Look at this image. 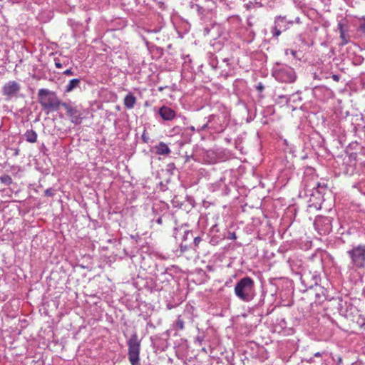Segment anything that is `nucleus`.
I'll return each instance as SVG.
<instances>
[{
	"mask_svg": "<svg viewBox=\"0 0 365 365\" xmlns=\"http://www.w3.org/2000/svg\"><path fill=\"white\" fill-rule=\"evenodd\" d=\"M234 293L237 298L242 302H252L257 295L255 281L249 276L240 278L235 284Z\"/></svg>",
	"mask_w": 365,
	"mask_h": 365,
	"instance_id": "nucleus-1",
	"label": "nucleus"
},
{
	"mask_svg": "<svg viewBox=\"0 0 365 365\" xmlns=\"http://www.w3.org/2000/svg\"><path fill=\"white\" fill-rule=\"evenodd\" d=\"M37 97L42 110L47 114L51 112L58 110L60 106H61L63 103L54 91H50L47 88L39 89Z\"/></svg>",
	"mask_w": 365,
	"mask_h": 365,
	"instance_id": "nucleus-2",
	"label": "nucleus"
},
{
	"mask_svg": "<svg viewBox=\"0 0 365 365\" xmlns=\"http://www.w3.org/2000/svg\"><path fill=\"white\" fill-rule=\"evenodd\" d=\"M346 253L350 259L349 269L354 270L365 269V244L352 245Z\"/></svg>",
	"mask_w": 365,
	"mask_h": 365,
	"instance_id": "nucleus-3",
	"label": "nucleus"
},
{
	"mask_svg": "<svg viewBox=\"0 0 365 365\" xmlns=\"http://www.w3.org/2000/svg\"><path fill=\"white\" fill-rule=\"evenodd\" d=\"M272 75L277 81L286 83H294L297 78L293 68L278 62L273 66Z\"/></svg>",
	"mask_w": 365,
	"mask_h": 365,
	"instance_id": "nucleus-4",
	"label": "nucleus"
},
{
	"mask_svg": "<svg viewBox=\"0 0 365 365\" xmlns=\"http://www.w3.org/2000/svg\"><path fill=\"white\" fill-rule=\"evenodd\" d=\"M294 23L302 24L299 16H296L294 20H289L286 15L276 16L274 19V25L271 28L272 38L277 39L282 31L288 30Z\"/></svg>",
	"mask_w": 365,
	"mask_h": 365,
	"instance_id": "nucleus-5",
	"label": "nucleus"
},
{
	"mask_svg": "<svg viewBox=\"0 0 365 365\" xmlns=\"http://www.w3.org/2000/svg\"><path fill=\"white\" fill-rule=\"evenodd\" d=\"M193 235V231L189 230L187 225H182L180 227L174 228L173 237L177 242H180V247L182 252L192 247Z\"/></svg>",
	"mask_w": 365,
	"mask_h": 365,
	"instance_id": "nucleus-6",
	"label": "nucleus"
},
{
	"mask_svg": "<svg viewBox=\"0 0 365 365\" xmlns=\"http://www.w3.org/2000/svg\"><path fill=\"white\" fill-rule=\"evenodd\" d=\"M128 357L131 365H140V351L141 339H139L137 331H135L127 340Z\"/></svg>",
	"mask_w": 365,
	"mask_h": 365,
	"instance_id": "nucleus-7",
	"label": "nucleus"
},
{
	"mask_svg": "<svg viewBox=\"0 0 365 365\" xmlns=\"http://www.w3.org/2000/svg\"><path fill=\"white\" fill-rule=\"evenodd\" d=\"M329 191L327 184L324 182L314 183L309 197V207L317 210L321 208L322 203L324 201V195Z\"/></svg>",
	"mask_w": 365,
	"mask_h": 365,
	"instance_id": "nucleus-8",
	"label": "nucleus"
},
{
	"mask_svg": "<svg viewBox=\"0 0 365 365\" xmlns=\"http://www.w3.org/2000/svg\"><path fill=\"white\" fill-rule=\"evenodd\" d=\"M210 125V133H220L225 130L229 119L225 113L212 114L207 117Z\"/></svg>",
	"mask_w": 365,
	"mask_h": 365,
	"instance_id": "nucleus-9",
	"label": "nucleus"
},
{
	"mask_svg": "<svg viewBox=\"0 0 365 365\" xmlns=\"http://www.w3.org/2000/svg\"><path fill=\"white\" fill-rule=\"evenodd\" d=\"M300 280L306 289L317 287L321 282L320 273L317 271L304 269L301 273Z\"/></svg>",
	"mask_w": 365,
	"mask_h": 365,
	"instance_id": "nucleus-10",
	"label": "nucleus"
},
{
	"mask_svg": "<svg viewBox=\"0 0 365 365\" xmlns=\"http://www.w3.org/2000/svg\"><path fill=\"white\" fill-rule=\"evenodd\" d=\"M61 106L66 110V115L70 118L72 123L75 125H80L82 123L85 117L83 116L82 110L79 106H75L71 102H63Z\"/></svg>",
	"mask_w": 365,
	"mask_h": 365,
	"instance_id": "nucleus-11",
	"label": "nucleus"
},
{
	"mask_svg": "<svg viewBox=\"0 0 365 365\" xmlns=\"http://www.w3.org/2000/svg\"><path fill=\"white\" fill-rule=\"evenodd\" d=\"M314 225L319 235H326L331 231V217L318 216L314 220Z\"/></svg>",
	"mask_w": 365,
	"mask_h": 365,
	"instance_id": "nucleus-12",
	"label": "nucleus"
},
{
	"mask_svg": "<svg viewBox=\"0 0 365 365\" xmlns=\"http://www.w3.org/2000/svg\"><path fill=\"white\" fill-rule=\"evenodd\" d=\"M21 90V86L15 81H10L5 83L2 87V94L6 96V100H11L13 98L18 97Z\"/></svg>",
	"mask_w": 365,
	"mask_h": 365,
	"instance_id": "nucleus-13",
	"label": "nucleus"
},
{
	"mask_svg": "<svg viewBox=\"0 0 365 365\" xmlns=\"http://www.w3.org/2000/svg\"><path fill=\"white\" fill-rule=\"evenodd\" d=\"M337 29L339 31V38L341 42L340 46H345L350 41V36L348 34L349 26L346 23V19H342L338 22Z\"/></svg>",
	"mask_w": 365,
	"mask_h": 365,
	"instance_id": "nucleus-14",
	"label": "nucleus"
},
{
	"mask_svg": "<svg viewBox=\"0 0 365 365\" xmlns=\"http://www.w3.org/2000/svg\"><path fill=\"white\" fill-rule=\"evenodd\" d=\"M209 189L212 192L219 191L222 195H227L230 192V188L225 182L224 177H221L218 181L210 184Z\"/></svg>",
	"mask_w": 365,
	"mask_h": 365,
	"instance_id": "nucleus-15",
	"label": "nucleus"
},
{
	"mask_svg": "<svg viewBox=\"0 0 365 365\" xmlns=\"http://www.w3.org/2000/svg\"><path fill=\"white\" fill-rule=\"evenodd\" d=\"M210 242L212 245H217L222 240L226 238L225 232H221L217 225H214L210 230Z\"/></svg>",
	"mask_w": 365,
	"mask_h": 365,
	"instance_id": "nucleus-16",
	"label": "nucleus"
},
{
	"mask_svg": "<svg viewBox=\"0 0 365 365\" xmlns=\"http://www.w3.org/2000/svg\"><path fill=\"white\" fill-rule=\"evenodd\" d=\"M158 113L160 118L165 121H171L178 116V114L173 108L166 106H161L158 109Z\"/></svg>",
	"mask_w": 365,
	"mask_h": 365,
	"instance_id": "nucleus-17",
	"label": "nucleus"
},
{
	"mask_svg": "<svg viewBox=\"0 0 365 365\" xmlns=\"http://www.w3.org/2000/svg\"><path fill=\"white\" fill-rule=\"evenodd\" d=\"M331 300L333 301V303L336 304L339 314L341 316L346 317L350 304H349L346 301H344L340 297L336 299L332 298Z\"/></svg>",
	"mask_w": 365,
	"mask_h": 365,
	"instance_id": "nucleus-18",
	"label": "nucleus"
},
{
	"mask_svg": "<svg viewBox=\"0 0 365 365\" xmlns=\"http://www.w3.org/2000/svg\"><path fill=\"white\" fill-rule=\"evenodd\" d=\"M153 345L154 348H155L158 351H163L169 346V343L167 339H164V337L155 336V338H150Z\"/></svg>",
	"mask_w": 365,
	"mask_h": 365,
	"instance_id": "nucleus-19",
	"label": "nucleus"
},
{
	"mask_svg": "<svg viewBox=\"0 0 365 365\" xmlns=\"http://www.w3.org/2000/svg\"><path fill=\"white\" fill-rule=\"evenodd\" d=\"M314 288L316 302L322 303L324 301L329 299L328 296V291L325 288L320 286L319 284L317 285V287Z\"/></svg>",
	"mask_w": 365,
	"mask_h": 365,
	"instance_id": "nucleus-20",
	"label": "nucleus"
},
{
	"mask_svg": "<svg viewBox=\"0 0 365 365\" xmlns=\"http://www.w3.org/2000/svg\"><path fill=\"white\" fill-rule=\"evenodd\" d=\"M234 92L236 95H240L247 89V81L242 78H237L233 82Z\"/></svg>",
	"mask_w": 365,
	"mask_h": 365,
	"instance_id": "nucleus-21",
	"label": "nucleus"
},
{
	"mask_svg": "<svg viewBox=\"0 0 365 365\" xmlns=\"http://www.w3.org/2000/svg\"><path fill=\"white\" fill-rule=\"evenodd\" d=\"M215 8V7L211 6L210 4H206L205 6H202L198 4H196L195 10L197 11V14L199 16V17L202 19L207 14L212 12V11Z\"/></svg>",
	"mask_w": 365,
	"mask_h": 365,
	"instance_id": "nucleus-22",
	"label": "nucleus"
},
{
	"mask_svg": "<svg viewBox=\"0 0 365 365\" xmlns=\"http://www.w3.org/2000/svg\"><path fill=\"white\" fill-rule=\"evenodd\" d=\"M348 120L353 126L352 131L356 133L358 128H361L362 125L361 123L363 121V118L360 115H351L349 117Z\"/></svg>",
	"mask_w": 365,
	"mask_h": 365,
	"instance_id": "nucleus-23",
	"label": "nucleus"
},
{
	"mask_svg": "<svg viewBox=\"0 0 365 365\" xmlns=\"http://www.w3.org/2000/svg\"><path fill=\"white\" fill-rule=\"evenodd\" d=\"M148 49L153 55V58H159L163 55V49L153 44H150L148 41H145Z\"/></svg>",
	"mask_w": 365,
	"mask_h": 365,
	"instance_id": "nucleus-24",
	"label": "nucleus"
},
{
	"mask_svg": "<svg viewBox=\"0 0 365 365\" xmlns=\"http://www.w3.org/2000/svg\"><path fill=\"white\" fill-rule=\"evenodd\" d=\"M137 99L134 94L131 92H129L124 98L123 103L125 108L127 109H132L134 108L136 103Z\"/></svg>",
	"mask_w": 365,
	"mask_h": 365,
	"instance_id": "nucleus-25",
	"label": "nucleus"
},
{
	"mask_svg": "<svg viewBox=\"0 0 365 365\" xmlns=\"http://www.w3.org/2000/svg\"><path fill=\"white\" fill-rule=\"evenodd\" d=\"M154 149L155 153L160 155H169L171 153L168 145L163 142H160L154 147Z\"/></svg>",
	"mask_w": 365,
	"mask_h": 365,
	"instance_id": "nucleus-26",
	"label": "nucleus"
},
{
	"mask_svg": "<svg viewBox=\"0 0 365 365\" xmlns=\"http://www.w3.org/2000/svg\"><path fill=\"white\" fill-rule=\"evenodd\" d=\"M185 322L182 317V316L179 315L175 321L172 324L173 328L175 331V335H178V331H182L185 329Z\"/></svg>",
	"mask_w": 365,
	"mask_h": 365,
	"instance_id": "nucleus-27",
	"label": "nucleus"
},
{
	"mask_svg": "<svg viewBox=\"0 0 365 365\" xmlns=\"http://www.w3.org/2000/svg\"><path fill=\"white\" fill-rule=\"evenodd\" d=\"M37 133L33 129L27 130L24 133L25 140L31 143H36L37 140Z\"/></svg>",
	"mask_w": 365,
	"mask_h": 365,
	"instance_id": "nucleus-28",
	"label": "nucleus"
},
{
	"mask_svg": "<svg viewBox=\"0 0 365 365\" xmlns=\"http://www.w3.org/2000/svg\"><path fill=\"white\" fill-rule=\"evenodd\" d=\"M81 83L80 78H73L69 81L68 83L66 85L65 88V92L69 93L72 91L73 89L79 87Z\"/></svg>",
	"mask_w": 365,
	"mask_h": 365,
	"instance_id": "nucleus-29",
	"label": "nucleus"
},
{
	"mask_svg": "<svg viewBox=\"0 0 365 365\" xmlns=\"http://www.w3.org/2000/svg\"><path fill=\"white\" fill-rule=\"evenodd\" d=\"M168 270L169 269L167 268L165 270L162 271L160 274H156V278L162 282H169L170 279L173 278V277L171 274L168 272Z\"/></svg>",
	"mask_w": 365,
	"mask_h": 365,
	"instance_id": "nucleus-30",
	"label": "nucleus"
},
{
	"mask_svg": "<svg viewBox=\"0 0 365 365\" xmlns=\"http://www.w3.org/2000/svg\"><path fill=\"white\" fill-rule=\"evenodd\" d=\"M295 97V95H278L277 103H284L286 105H289L292 98Z\"/></svg>",
	"mask_w": 365,
	"mask_h": 365,
	"instance_id": "nucleus-31",
	"label": "nucleus"
},
{
	"mask_svg": "<svg viewBox=\"0 0 365 365\" xmlns=\"http://www.w3.org/2000/svg\"><path fill=\"white\" fill-rule=\"evenodd\" d=\"M356 35L358 38L365 40V23H359L356 27Z\"/></svg>",
	"mask_w": 365,
	"mask_h": 365,
	"instance_id": "nucleus-32",
	"label": "nucleus"
},
{
	"mask_svg": "<svg viewBox=\"0 0 365 365\" xmlns=\"http://www.w3.org/2000/svg\"><path fill=\"white\" fill-rule=\"evenodd\" d=\"M232 60V59H230L229 58H224L222 60V64L220 66V68H223V64L225 63L226 66L228 67L227 70L224 68L223 71H222V75H225L226 77L228 76L229 72L231 71L230 66H231L232 63H230V61Z\"/></svg>",
	"mask_w": 365,
	"mask_h": 365,
	"instance_id": "nucleus-33",
	"label": "nucleus"
},
{
	"mask_svg": "<svg viewBox=\"0 0 365 365\" xmlns=\"http://www.w3.org/2000/svg\"><path fill=\"white\" fill-rule=\"evenodd\" d=\"M0 182L4 185H10L13 183V180L9 175L4 174L0 176Z\"/></svg>",
	"mask_w": 365,
	"mask_h": 365,
	"instance_id": "nucleus-34",
	"label": "nucleus"
},
{
	"mask_svg": "<svg viewBox=\"0 0 365 365\" xmlns=\"http://www.w3.org/2000/svg\"><path fill=\"white\" fill-rule=\"evenodd\" d=\"M209 64L213 69H216L218 65V61L212 53H210Z\"/></svg>",
	"mask_w": 365,
	"mask_h": 365,
	"instance_id": "nucleus-35",
	"label": "nucleus"
},
{
	"mask_svg": "<svg viewBox=\"0 0 365 365\" xmlns=\"http://www.w3.org/2000/svg\"><path fill=\"white\" fill-rule=\"evenodd\" d=\"M202 241V238L200 235L195 236L193 235V240L192 242V247L190 249L195 250L197 247H198L199 244Z\"/></svg>",
	"mask_w": 365,
	"mask_h": 365,
	"instance_id": "nucleus-36",
	"label": "nucleus"
},
{
	"mask_svg": "<svg viewBox=\"0 0 365 365\" xmlns=\"http://www.w3.org/2000/svg\"><path fill=\"white\" fill-rule=\"evenodd\" d=\"M284 145L286 146L285 149L289 153H294L296 151V148L292 144H289V141L286 139L284 140Z\"/></svg>",
	"mask_w": 365,
	"mask_h": 365,
	"instance_id": "nucleus-37",
	"label": "nucleus"
},
{
	"mask_svg": "<svg viewBox=\"0 0 365 365\" xmlns=\"http://www.w3.org/2000/svg\"><path fill=\"white\" fill-rule=\"evenodd\" d=\"M55 66L58 68H61L63 66H67L68 63V61H64L63 62H61V60L58 58H54Z\"/></svg>",
	"mask_w": 365,
	"mask_h": 365,
	"instance_id": "nucleus-38",
	"label": "nucleus"
},
{
	"mask_svg": "<svg viewBox=\"0 0 365 365\" xmlns=\"http://www.w3.org/2000/svg\"><path fill=\"white\" fill-rule=\"evenodd\" d=\"M204 130H207L209 133H210V125L208 120L204 125L197 129V132H202Z\"/></svg>",
	"mask_w": 365,
	"mask_h": 365,
	"instance_id": "nucleus-39",
	"label": "nucleus"
},
{
	"mask_svg": "<svg viewBox=\"0 0 365 365\" xmlns=\"http://www.w3.org/2000/svg\"><path fill=\"white\" fill-rule=\"evenodd\" d=\"M264 298H265V293L262 292L261 296H260V298L259 299V302L255 306L256 309H259V307H261L262 306L264 305Z\"/></svg>",
	"mask_w": 365,
	"mask_h": 365,
	"instance_id": "nucleus-40",
	"label": "nucleus"
},
{
	"mask_svg": "<svg viewBox=\"0 0 365 365\" xmlns=\"http://www.w3.org/2000/svg\"><path fill=\"white\" fill-rule=\"evenodd\" d=\"M292 95H295V97L292 98L291 103L297 104L298 102L302 101V98L300 96L299 92H297L296 93H293Z\"/></svg>",
	"mask_w": 365,
	"mask_h": 365,
	"instance_id": "nucleus-41",
	"label": "nucleus"
},
{
	"mask_svg": "<svg viewBox=\"0 0 365 365\" xmlns=\"http://www.w3.org/2000/svg\"><path fill=\"white\" fill-rule=\"evenodd\" d=\"M170 217V214H163L162 216H160L158 217L155 222L159 224V225H162L163 224V219H167V218H169Z\"/></svg>",
	"mask_w": 365,
	"mask_h": 365,
	"instance_id": "nucleus-42",
	"label": "nucleus"
},
{
	"mask_svg": "<svg viewBox=\"0 0 365 365\" xmlns=\"http://www.w3.org/2000/svg\"><path fill=\"white\" fill-rule=\"evenodd\" d=\"M44 194L47 197H53L55 195V190L52 187H49L44 191Z\"/></svg>",
	"mask_w": 365,
	"mask_h": 365,
	"instance_id": "nucleus-43",
	"label": "nucleus"
},
{
	"mask_svg": "<svg viewBox=\"0 0 365 365\" xmlns=\"http://www.w3.org/2000/svg\"><path fill=\"white\" fill-rule=\"evenodd\" d=\"M256 90L258 91L259 93H262L264 89V85L262 84V83L261 82H259L256 86Z\"/></svg>",
	"mask_w": 365,
	"mask_h": 365,
	"instance_id": "nucleus-44",
	"label": "nucleus"
},
{
	"mask_svg": "<svg viewBox=\"0 0 365 365\" xmlns=\"http://www.w3.org/2000/svg\"><path fill=\"white\" fill-rule=\"evenodd\" d=\"M204 338L205 336L203 334L197 335L195 339V343H198L199 345H201L202 342L204 340Z\"/></svg>",
	"mask_w": 365,
	"mask_h": 365,
	"instance_id": "nucleus-45",
	"label": "nucleus"
},
{
	"mask_svg": "<svg viewBox=\"0 0 365 365\" xmlns=\"http://www.w3.org/2000/svg\"><path fill=\"white\" fill-rule=\"evenodd\" d=\"M226 238L229 240H236L237 236L235 232H227V235L226 236Z\"/></svg>",
	"mask_w": 365,
	"mask_h": 365,
	"instance_id": "nucleus-46",
	"label": "nucleus"
},
{
	"mask_svg": "<svg viewBox=\"0 0 365 365\" xmlns=\"http://www.w3.org/2000/svg\"><path fill=\"white\" fill-rule=\"evenodd\" d=\"M289 52H290V53L292 55V56L294 58H297V51H294V50H289V49H286L285 50V54L286 55H288L289 54Z\"/></svg>",
	"mask_w": 365,
	"mask_h": 365,
	"instance_id": "nucleus-47",
	"label": "nucleus"
},
{
	"mask_svg": "<svg viewBox=\"0 0 365 365\" xmlns=\"http://www.w3.org/2000/svg\"><path fill=\"white\" fill-rule=\"evenodd\" d=\"M63 74L66 75V76H73L75 73H74V71H73L72 68H70L68 69H66L65 71H63Z\"/></svg>",
	"mask_w": 365,
	"mask_h": 365,
	"instance_id": "nucleus-48",
	"label": "nucleus"
},
{
	"mask_svg": "<svg viewBox=\"0 0 365 365\" xmlns=\"http://www.w3.org/2000/svg\"><path fill=\"white\" fill-rule=\"evenodd\" d=\"M177 118H180L182 120L184 125H186L188 124V119L185 116L182 115H178Z\"/></svg>",
	"mask_w": 365,
	"mask_h": 365,
	"instance_id": "nucleus-49",
	"label": "nucleus"
},
{
	"mask_svg": "<svg viewBox=\"0 0 365 365\" xmlns=\"http://www.w3.org/2000/svg\"><path fill=\"white\" fill-rule=\"evenodd\" d=\"M183 130V128L181 127V126H179V125H177V126H175L173 128V131L175 133H182Z\"/></svg>",
	"mask_w": 365,
	"mask_h": 365,
	"instance_id": "nucleus-50",
	"label": "nucleus"
},
{
	"mask_svg": "<svg viewBox=\"0 0 365 365\" xmlns=\"http://www.w3.org/2000/svg\"><path fill=\"white\" fill-rule=\"evenodd\" d=\"M160 336L162 337H164V339H167V340L168 341V339H169V338L170 336V330H167L164 333H163Z\"/></svg>",
	"mask_w": 365,
	"mask_h": 365,
	"instance_id": "nucleus-51",
	"label": "nucleus"
},
{
	"mask_svg": "<svg viewBox=\"0 0 365 365\" xmlns=\"http://www.w3.org/2000/svg\"><path fill=\"white\" fill-rule=\"evenodd\" d=\"M325 89H327V88H324V87H322V86H316V87L314 88L313 91H314V95H317V92H319V91H322L325 90Z\"/></svg>",
	"mask_w": 365,
	"mask_h": 365,
	"instance_id": "nucleus-52",
	"label": "nucleus"
},
{
	"mask_svg": "<svg viewBox=\"0 0 365 365\" xmlns=\"http://www.w3.org/2000/svg\"><path fill=\"white\" fill-rule=\"evenodd\" d=\"M11 150L14 151L13 156L16 157L19 155L20 149L19 148H11Z\"/></svg>",
	"mask_w": 365,
	"mask_h": 365,
	"instance_id": "nucleus-53",
	"label": "nucleus"
},
{
	"mask_svg": "<svg viewBox=\"0 0 365 365\" xmlns=\"http://www.w3.org/2000/svg\"><path fill=\"white\" fill-rule=\"evenodd\" d=\"M142 140L144 143H148L149 138L145 134V130H144L143 135H142Z\"/></svg>",
	"mask_w": 365,
	"mask_h": 365,
	"instance_id": "nucleus-54",
	"label": "nucleus"
},
{
	"mask_svg": "<svg viewBox=\"0 0 365 365\" xmlns=\"http://www.w3.org/2000/svg\"><path fill=\"white\" fill-rule=\"evenodd\" d=\"M337 365H341L342 358L340 356H337L336 359H334Z\"/></svg>",
	"mask_w": 365,
	"mask_h": 365,
	"instance_id": "nucleus-55",
	"label": "nucleus"
},
{
	"mask_svg": "<svg viewBox=\"0 0 365 365\" xmlns=\"http://www.w3.org/2000/svg\"><path fill=\"white\" fill-rule=\"evenodd\" d=\"M325 354H326L325 351H322V352L318 351V352H316L314 354V357H322Z\"/></svg>",
	"mask_w": 365,
	"mask_h": 365,
	"instance_id": "nucleus-56",
	"label": "nucleus"
},
{
	"mask_svg": "<svg viewBox=\"0 0 365 365\" xmlns=\"http://www.w3.org/2000/svg\"><path fill=\"white\" fill-rule=\"evenodd\" d=\"M323 255H324V253L322 252H319L318 253L313 255V257H319V259L322 261V258H323Z\"/></svg>",
	"mask_w": 365,
	"mask_h": 365,
	"instance_id": "nucleus-57",
	"label": "nucleus"
},
{
	"mask_svg": "<svg viewBox=\"0 0 365 365\" xmlns=\"http://www.w3.org/2000/svg\"><path fill=\"white\" fill-rule=\"evenodd\" d=\"M331 78L334 81H339V78H340V76L339 75H336V74H333L331 76Z\"/></svg>",
	"mask_w": 365,
	"mask_h": 365,
	"instance_id": "nucleus-58",
	"label": "nucleus"
},
{
	"mask_svg": "<svg viewBox=\"0 0 365 365\" xmlns=\"http://www.w3.org/2000/svg\"><path fill=\"white\" fill-rule=\"evenodd\" d=\"M211 30H212L211 29H209V28H207V27H205V28L204 29V34H205V35H209V34H210V33L211 32Z\"/></svg>",
	"mask_w": 365,
	"mask_h": 365,
	"instance_id": "nucleus-59",
	"label": "nucleus"
},
{
	"mask_svg": "<svg viewBox=\"0 0 365 365\" xmlns=\"http://www.w3.org/2000/svg\"><path fill=\"white\" fill-rule=\"evenodd\" d=\"M130 238L135 240V241H138V240L140 239V237L139 235L136 234L135 235H130Z\"/></svg>",
	"mask_w": 365,
	"mask_h": 365,
	"instance_id": "nucleus-60",
	"label": "nucleus"
},
{
	"mask_svg": "<svg viewBox=\"0 0 365 365\" xmlns=\"http://www.w3.org/2000/svg\"><path fill=\"white\" fill-rule=\"evenodd\" d=\"M196 4H197L194 3V1H190V2L189 3V6H190V7L191 9H195V6H196Z\"/></svg>",
	"mask_w": 365,
	"mask_h": 365,
	"instance_id": "nucleus-61",
	"label": "nucleus"
},
{
	"mask_svg": "<svg viewBox=\"0 0 365 365\" xmlns=\"http://www.w3.org/2000/svg\"><path fill=\"white\" fill-rule=\"evenodd\" d=\"M280 325L282 327H284L286 326V322H285L284 319H281Z\"/></svg>",
	"mask_w": 365,
	"mask_h": 365,
	"instance_id": "nucleus-62",
	"label": "nucleus"
},
{
	"mask_svg": "<svg viewBox=\"0 0 365 365\" xmlns=\"http://www.w3.org/2000/svg\"><path fill=\"white\" fill-rule=\"evenodd\" d=\"M160 205L159 204H155L153 207V212H155L156 210H158V207Z\"/></svg>",
	"mask_w": 365,
	"mask_h": 365,
	"instance_id": "nucleus-63",
	"label": "nucleus"
},
{
	"mask_svg": "<svg viewBox=\"0 0 365 365\" xmlns=\"http://www.w3.org/2000/svg\"><path fill=\"white\" fill-rule=\"evenodd\" d=\"M359 23H365V16H362L360 19V22Z\"/></svg>",
	"mask_w": 365,
	"mask_h": 365,
	"instance_id": "nucleus-64",
	"label": "nucleus"
}]
</instances>
